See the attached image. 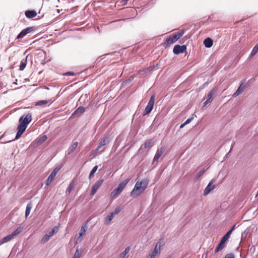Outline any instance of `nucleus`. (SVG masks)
<instances>
[{
    "label": "nucleus",
    "mask_w": 258,
    "mask_h": 258,
    "mask_svg": "<svg viewBox=\"0 0 258 258\" xmlns=\"http://www.w3.org/2000/svg\"><path fill=\"white\" fill-rule=\"evenodd\" d=\"M32 120V115L30 113L27 114L25 116L24 115L21 116L19 118V124L17 127V133L16 134L15 140L18 139L23 133L26 130L27 125Z\"/></svg>",
    "instance_id": "1"
},
{
    "label": "nucleus",
    "mask_w": 258,
    "mask_h": 258,
    "mask_svg": "<svg viewBox=\"0 0 258 258\" xmlns=\"http://www.w3.org/2000/svg\"><path fill=\"white\" fill-rule=\"evenodd\" d=\"M149 184V180L144 178L138 180L134 186V189L131 192V196L135 198L142 194L147 188Z\"/></svg>",
    "instance_id": "2"
},
{
    "label": "nucleus",
    "mask_w": 258,
    "mask_h": 258,
    "mask_svg": "<svg viewBox=\"0 0 258 258\" xmlns=\"http://www.w3.org/2000/svg\"><path fill=\"white\" fill-rule=\"evenodd\" d=\"M111 139L109 136L104 137L100 140L97 148L91 151V155L96 156L103 153L105 149V145H107L111 141Z\"/></svg>",
    "instance_id": "3"
},
{
    "label": "nucleus",
    "mask_w": 258,
    "mask_h": 258,
    "mask_svg": "<svg viewBox=\"0 0 258 258\" xmlns=\"http://www.w3.org/2000/svg\"><path fill=\"white\" fill-rule=\"evenodd\" d=\"M130 179H126L121 182H120L117 188H115L111 193L110 197L111 199H114L119 194L123 188L129 182Z\"/></svg>",
    "instance_id": "4"
},
{
    "label": "nucleus",
    "mask_w": 258,
    "mask_h": 258,
    "mask_svg": "<svg viewBox=\"0 0 258 258\" xmlns=\"http://www.w3.org/2000/svg\"><path fill=\"white\" fill-rule=\"evenodd\" d=\"M184 30L182 29L180 31L173 34L170 35L166 40L167 45H170L179 39L184 34Z\"/></svg>",
    "instance_id": "5"
},
{
    "label": "nucleus",
    "mask_w": 258,
    "mask_h": 258,
    "mask_svg": "<svg viewBox=\"0 0 258 258\" xmlns=\"http://www.w3.org/2000/svg\"><path fill=\"white\" fill-rule=\"evenodd\" d=\"M163 240L160 239L155 244L153 251L148 256L147 258H154L157 255L160 253L161 248L164 245Z\"/></svg>",
    "instance_id": "6"
},
{
    "label": "nucleus",
    "mask_w": 258,
    "mask_h": 258,
    "mask_svg": "<svg viewBox=\"0 0 258 258\" xmlns=\"http://www.w3.org/2000/svg\"><path fill=\"white\" fill-rule=\"evenodd\" d=\"M155 96L154 95L151 96L150 100L148 103L147 106L145 108L144 112L143 113L144 116L149 114L152 110L155 102Z\"/></svg>",
    "instance_id": "7"
},
{
    "label": "nucleus",
    "mask_w": 258,
    "mask_h": 258,
    "mask_svg": "<svg viewBox=\"0 0 258 258\" xmlns=\"http://www.w3.org/2000/svg\"><path fill=\"white\" fill-rule=\"evenodd\" d=\"M230 236L226 233L224 236L222 238L221 240H220L219 243L218 244L217 247H216L215 249V252H217L220 250L222 249L223 247V244L228 239Z\"/></svg>",
    "instance_id": "8"
},
{
    "label": "nucleus",
    "mask_w": 258,
    "mask_h": 258,
    "mask_svg": "<svg viewBox=\"0 0 258 258\" xmlns=\"http://www.w3.org/2000/svg\"><path fill=\"white\" fill-rule=\"evenodd\" d=\"M215 180L213 179H212L208 185L206 186L204 191V195L207 196L208 195L212 190H213L215 188V185L214 184L215 183Z\"/></svg>",
    "instance_id": "9"
},
{
    "label": "nucleus",
    "mask_w": 258,
    "mask_h": 258,
    "mask_svg": "<svg viewBox=\"0 0 258 258\" xmlns=\"http://www.w3.org/2000/svg\"><path fill=\"white\" fill-rule=\"evenodd\" d=\"M165 151V149L163 147H160L158 148L156 153L155 155V156L153 159L152 164H154L155 162H158L159 159L160 157L163 154Z\"/></svg>",
    "instance_id": "10"
},
{
    "label": "nucleus",
    "mask_w": 258,
    "mask_h": 258,
    "mask_svg": "<svg viewBox=\"0 0 258 258\" xmlns=\"http://www.w3.org/2000/svg\"><path fill=\"white\" fill-rule=\"evenodd\" d=\"M186 50V46L184 45H176L174 46L173 52L175 54H178L179 53L184 52Z\"/></svg>",
    "instance_id": "11"
},
{
    "label": "nucleus",
    "mask_w": 258,
    "mask_h": 258,
    "mask_svg": "<svg viewBox=\"0 0 258 258\" xmlns=\"http://www.w3.org/2000/svg\"><path fill=\"white\" fill-rule=\"evenodd\" d=\"M154 145L153 141L151 139L147 140L144 145H143L140 148L139 151H142L144 149H147L148 151Z\"/></svg>",
    "instance_id": "12"
},
{
    "label": "nucleus",
    "mask_w": 258,
    "mask_h": 258,
    "mask_svg": "<svg viewBox=\"0 0 258 258\" xmlns=\"http://www.w3.org/2000/svg\"><path fill=\"white\" fill-rule=\"evenodd\" d=\"M58 170H59V169H58L57 168H55L53 169V170L51 172V173L49 175V176L48 177V178L46 181V185H48L51 182V181L53 180L54 178L55 177Z\"/></svg>",
    "instance_id": "13"
},
{
    "label": "nucleus",
    "mask_w": 258,
    "mask_h": 258,
    "mask_svg": "<svg viewBox=\"0 0 258 258\" xmlns=\"http://www.w3.org/2000/svg\"><path fill=\"white\" fill-rule=\"evenodd\" d=\"M47 139V137L46 135H43L42 137L36 139L35 141H33L32 144L34 147H37L38 146L40 145L43 143H44L46 139Z\"/></svg>",
    "instance_id": "14"
},
{
    "label": "nucleus",
    "mask_w": 258,
    "mask_h": 258,
    "mask_svg": "<svg viewBox=\"0 0 258 258\" xmlns=\"http://www.w3.org/2000/svg\"><path fill=\"white\" fill-rule=\"evenodd\" d=\"M104 180L101 179H99L93 186L91 191L90 195L91 196L94 195L99 187L101 186V185L103 183Z\"/></svg>",
    "instance_id": "15"
},
{
    "label": "nucleus",
    "mask_w": 258,
    "mask_h": 258,
    "mask_svg": "<svg viewBox=\"0 0 258 258\" xmlns=\"http://www.w3.org/2000/svg\"><path fill=\"white\" fill-rule=\"evenodd\" d=\"M85 111V108L83 106H80L78 107L73 113L72 116H80L82 115Z\"/></svg>",
    "instance_id": "16"
},
{
    "label": "nucleus",
    "mask_w": 258,
    "mask_h": 258,
    "mask_svg": "<svg viewBox=\"0 0 258 258\" xmlns=\"http://www.w3.org/2000/svg\"><path fill=\"white\" fill-rule=\"evenodd\" d=\"M25 14L26 17L29 19L34 18L37 15L36 12L34 10L26 11Z\"/></svg>",
    "instance_id": "17"
},
{
    "label": "nucleus",
    "mask_w": 258,
    "mask_h": 258,
    "mask_svg": "<svg viewBox=\"0 0 258 258\" xmlns=\"http://www.w3.org/2000/svg\"><path fill=\"white\" fill-rule=\"evenodd\" d=\"M217 91V88H213L210 92L209 93L206 100L207 102H210L212 100V98Z\"/></svg>",
    "instance_id": "18"
},
{
    "label": "nucleus",
    "mask_w": 258,
    "mask_h": 258,
    "mask_svg": "<svg viewBox=\"0 0 258 258\" xmlns=\"http://www.w3.org/2000/svg\"><path fill=\"white\" fill-rule=\"evenodd\" d=\"M78 145V143L77 142H74L73 144H72L68 148L67 153L68 155H70L72 154L77 148V146Z\"/></svg>",
    "instance_id": "19"
},
{
    "label": "nucleus",
    "mask_w": 258,
    "mask_h": 258,
    "mask_svg": "<svg viewBox=\"0 0 258 258\" xmlns=\"http://www.w3.org/2000/svg\"><path fill=\"white\" fill-rule=\"evenodd\" d=\"M13 237L12 234L5 236L0 240V245L10 241Z\"/></svg>",
    "instance_id": "20"
},
{
    "label": "nucleus",
    "mask_w": 258,
    "mask_h": 258,
    "mask_svg": "<svg viewBox=\"0 0 258 258\" xmlns=\"http://www.w3.org/2000/svg\"><path fill=\"white\" fill-rule=\"evenodd\" d=\"M213 44V40L210 38H206L204 41V44L205 47L207 48H210L212 47Z\"/></svg>",
    "instance_id": "21"
},
{
    "label": "nucleus",
    "mask_w": 258,
    "mask_h": 258,
    "mask_svg": "<svg viewBox=\"0 0 258 258\" xmlns=\"http://www.w3.org/2000/svg\"><path fill=\"white\" fill-rule=\"evenodd\" d=\"M131 248L130 246L126 247L125 249L120 253L118 256V258H125L126 255L130 251Z\"/></svg>",
    "instance_id": "22"
},
{
    "label": "nucleus",
    "mask_w": 258,
    "mask_h": 258,
    "mask_svg": "<svg viewBox=\"0 0 258 258\" xmlns=\"http://www.w3.org/2000/svg\"><path fill=\"white\" fill-rule=\"evenodd\" d=\"M114 217V216L113 215V214L110 213L105 218L104 224H109L110 223V222L111 221V220L113 219Z\"/></svg>",
    "instance_id": "23"
},
{
    "label": "nucleus",
    "mask_w": 258,
    "mask_h": 258,
    "mask_svg": "<svg viewBox=\"0 0 258 258\" xmlns=\"http://www.w3.org/2000/svg\"><path fill=\"white\" fill-rule=\"evenodd\" d=\"M32 208V204L31 202H30L27 205V206H26V211H25L26 218H27L28 217V216L29 215Z\"/></svg>",
    "instance_id": "24"
},
{
    "label": "nucleus",
    "mask_w": 258,
    "mask_h": 258,
    "mask_svg": "<svg viewBox=\"0 0 258 258\" xmlns=\"http://www.w3.org/2000/svg\"><path fill=\"white\" fill-rule=\"evenodd\" d=\"M27 63V58L23 59L21 61L19 70L20 71L24 70L26 66Z\"/></svg>",
    "instance_id": "25"
},
{
    "label": "nucleus",
    "mask_w": 258,
    "mask_h": 258,
    "mask_svg": "<svg viewBox=\"0 0 258 258\" xmlns=\"http://www.w3.org/2000/svg\"><path fill=\"white\" fill-rule=\"evenodd\" d=\"M49 101L47 100H40L35 103L36 106H44L48 103Z\"/></svg>",
    "instance_id": "26"
},
{
    "label": "nucleus",
    "mask_w": 258,
    "mask_h": 258,
    "mask_svg": "<svg viewBox=\"0 0 258 258\" xmlns=\"http://www.w3.org/2000/svg\"><path fill=\"white\" fill-rule=\"evenodd\" d=\"M154 67H149L144 70H142L140 72V75H144V73H147L153 71Z\"/></svg>",
    "instance_id": "27"
},
{
    "label": "nucleus",
    "mask_w": 258,
    "mask_h": 258,
    "mask_svg": "<svg viewBox=\"0 0 258 258\" xmlns=\"http://www.w3.org/2000/svg\"><path fill=\"white\" fill-rule=\"evenodd\" d=\"M87 227L86 224L82 226V227L80 229V231L79 232L80 236H82L83 235L85 234V232L87 230Z\"/></svg>",
    "instance_id": "28"
},
{
    "label": "nucleus",
    "mask_w": 258,
    "mask_h": 258,
    "mask_svg": "<svg viewBox=\"0 0 258 258\" xmlns=\"http://www.w3.org/2000/svg\"><path fill=\"white\" fill-rule=\"evenodd\" d=\"M27 33L25 31V30L24 29L17 36L16 39H19L23 38L24 36H25L27 35Z\"/></svg>",
    "instance_id": "29"
},
{
    "label": "nucleus",
    "mask_w": 258,
    "mask_h": 258,
    "mask_svg": "<svg viewBox=\"0 0 258 258\" xmlns=\"http://www.w3.org/2000/svg\"><path fill=\"white\" fill-rule=\"evenodd\" d=\"M23 228L21 227H19L17 228L12 233V235L14 237V236H16L19 233H20L22 231Z\"/></svg>",
    "instance_id": "30"
},
{
    "label": "nucleus",
    "mask_w": 258,
    "mask_h": 258,
    "mask_svg": "<svg viewBox=\"0 0 258 258\" xmlns=\"http://www.w3.org/2000/svg\"><path fill=\"white\" fill-rule=\"evenodd\" d=\"M58 231V227L54 226L50 231L49 232V235L52 236L54 233H56Z\"/></svg>",
    "instance_id": "31"
},
{
    "label": "nucleus",
    "mask_w": 258,
    "mask_h": 258,
    "mask_svg": "<svg viewBox=\"0 0 258 258\" xmlns=\"http://www.w3.org/2000/svg\"><path fill=\"white\" fill-rule=\"evenodd\" d=\"M50 237H51L50 236H49V234H46L45 235L43 238H42L41 241V243H45L46 242H47L49 240V238Z\"/></svg>",
    "instance_id": "32"
},
{
    "label": "nucleus",
    "mask_w": 258,
    "mask_h": 258,
    "mask_svg": "<svg viewBox=\"0 0 258 258\" xmlns=\"http://www.w3.org/2000/svg\"><path fill=\"white\" fill-rule=\"evenodd\" d=\"M258 52V43L253 48L250 56H253L255 55Z\"/></svg>",
    "instance_id": "33"
},
{
    "label": "nucleus",
    "mask_w": 258,
    "mask_h": 258,
    "mask_svg": "<svg viewBox=\"0 0 258 258\" xmlns=\"http://www.w3.org/2000/svg\"><path fill=\"white\" fill-rule=\"evenodd\" d=\"M26 32L27 34L33 32L36 30V28L35 27H27L24 29Z\"/></svg>",
    "instance_id": "34"
},
{
    "label": "nucleus",
    "mask_w": 258,
    "mask_h": 258,
    "mask_svg": "<svg viewBox=\"0 0 258 258\" xmlns=\"http://www.w3.org/2000/svg\"><path fill=\"white\" fill-rule=\"evenodd\" d=\"M98 169V166L96 165L91 170L90 174H89V178L90 179L91 176L95 173V172L96 171V170H97Z\"/></svg>",
    "instance_id": "35"
},
{
    "label": "nucleus",
    "mask_w": 258,
    "mask_h": 258,
    "mask_svg": "<svg viewBox=\"0 0 258 258\" xmlns=\"http://www.w3.org/2000/svg\"><path fill=\"white\" fill-rule=\"evenodd\" d=\"M81 254V251H79L78 248H77L76 251L73 256V258H80Z\"/></svg>",
    "instance_id": "36"
},
{
    "label": "nucleus",
    "mask_w": 258,
    "mask_h": 258,
    "mask_svg": "<svg viewBox=\"0 0 258 258\" xmlns=\"http://www.w3.org/2000/svg\"><path fill=\"white\" fill-rule=\"evenodd\" d=\"M74 188V183H71L67 189V192H68V194L71 193Z\"/></svg>",
    "instance_id": "37"
},
{
    "label": "nucleus",
    "mask_w": 258,
    "mask_h": 258,
    "mask_svg": "<svg viewBox=\"0 0 258 258\" xmlns=\"http://www.w3.org/2000/svg\"><path fill=\"white\" fill-rule=\"evenodd\" d=\"M121 209L119 207H117L115 209L113 212H111L112 214L115 216V215L118 214L120 211Z\"/></svg>",
    "instance_id": "38"
},
{
    "label": "nucleus",
    "mask_w": 258,
    "mask_h": 258,
    "mask_svg": "<svg viewBox=\"0 0 258 258\" xmlns=\"http://www.w3.org/2000/svg\"><path fill=\"white\" fill-rule=\"evenodd\" d=\"M244 87L245 86L243 85V84H241L236 91L241 93L244 91Z\"/></svg>",
    "instance_id": "39"
},
{
    "label": "nucleus",
    "mask_w": 258,
    "mask_h": 258,
    "mask_svg": "<svg viewBox=\"0 0 258 258\" xmlns=\"http://www.w3.org/2000/svg\"><path fill=\"white\" fill-rule=\"evenodd\" d=\"M224 258H235V255L233 253H229L226 254Z\"/></svg>",
    "instance_id": "40"
},
{
    "label": "nucleus",
    "mask_w": 258,
    "mask_h": 258,
    "mask_svg": "<svg viewBox=\"0 0 258 258\" xmlns=\"http://www.w3.org/2000/svg\"><path fill=\"white\" fill-rule=\"evenodd\" d=\"M206 171V170L203 169L201 170L199 173L197 175V178H199L200 176H201Z\"/></svg>",
    "instance_id": "41"
},
{
    "label": "nucleus",
    "mask_w": 258,
    "mask_h": 258,
    "mask_svg": "<svg viewBox=\"0 0 258 258\" xmlns=\"http://www.w3.org/2000/svg\"><path fill=\"white\" fill-rule=\"evenodd\" d=\"M235 226H233L226 233L227 234H228L229 236L230 235L231 232L234 229Z\"/></svg>",
    "instance_id": "42"
},
{
    "label": "nucleus",
    "mask_w": 258,
    "mask_h": 258,
    "mask_svg": "<svg viewBox=\"0 0 258 258\" xmlns=\"http://www.w3.org/2000/svg\"><path fill=\"white\" fill-rule=\"evenodd\" d=\"M75 75L74 73L72 72H68L66 73L64 75L65 76H74Z\"/></svg>",
    "instance_id": "43"
},
{
    "label": "nucleus",
    "mask_w": 258,
    "mask_h": 258,
    "mask_svg": "<svg viewBox=\"0 0 258 258\" xmlns=\"http://www.w3.org/2000/svg\"><path fill=\"white\" fill-rule=\"evenodd\" d=\"M193 119V118L192 117H191V118H189L188 119H187L185 122L184 123H185V124H187L189 123H190L191 122V121Z\"/></svg>",
    "instance_id": "44"
},
{
    "label": "nucleus",
    "mask_w": 258,
    "mask_h": 258,
    "mask_svg": "<svg viewBox=\"0 0 258 258\" xmlns=\"http://www.w3.org/2000/svg\"><path fill=\"white\" fill-rule=\"evenodd\" d=\"M240 94H241L240 93L238 92L237 91H236L234 94H233V96L234 97H237V96H238Z\"/></svg>",
    "instance_id": "45"
},
{
    "label": "nucleus",
    "mask_w": 258,
    "mask_h": 258,
    "mask_svg": "<svg viewBox=\"0 0 258 258\" xmlns=\"http://www.w3.org/2000/svg\"><path fill=\"white\" fill-rule=\"evenodd\" d=\"M209 103V102H207V100H206V101L204 102L203 106V107L206 106V105H207V104H208Z\"/></svg>",
    "instance_id": "46"
},
{
    "label": "nucleus",
    "mask_w": 258,
    "mask_h": 258,
    "mask_svg": "<svg viewBox=\"0 0 258 258\" xmlns=\"http://www.w3.org/2000/svg\"><path fill=\"white\" fill-rule=\"evenodd\" d=\"M185 125L186 124L184 122L183 123L181 124L180 126V128H183Z\"/></svg>",
    "instance_id": "47"
},
{
    "label": "nucleus",
    "mask_w": 258,
    "mask_h": 258,
    "mask_svg": "<svg viewBox=\"0 0 258 258\" xmlns=\"http://www.w3.org/2000/svg\"><path fill=\"white\" fill-rule=\"evenodd\" d=\"M131 82V80H126V81H125L123 83H124V84H127V83H129V82Z\"/></svg>",
    "instance_id": "48"
},
{
    "label": "nucleus",
    "mask_w": 258,
    "mask_h": 258,
    "mask_svg": "<svg viewBox=\"0 0 258 258\" xmlns=\"http://www.w3.org/2000/svg\"><path fill=\"white\" fill-rule=\"evenodd\" d=\"M233 146H234V145H232V146H231V147L230 150V151H229V152H230V151H231V150H232V149L233 148Z\"/></svg>",
    "instance_id": "49"
},
{
    "label": "nucleus",
    "mask_w": 258,
    "mask_h": 258,
    "mask_svg": "<svg viewBox=\"0 0 258 258\" xmlns=\"http://www.w3.org/2000/svg\"><path fill=\"white\" fill-rule=\"evenodd\" d=\"M128 0H122V2H125V3H127V2L128 1Z\"/></svg>",
    "instance_id": "50"
},
{
    "label": "nucleus",
    "mask_w": 258,
    "mask_h": 258,
    "mask_svg": "<svg viewBox=\"0 0 258 258\" xmlns=\"http://www.w3.org/2000/svg\"><path fill=\"white\" fill-rule=\"evenodd\" d=\"M11 142V141H8V142H5L4 143H9V142ZM2 143H3L2 142Z\"/></svg>",
    "instance_id": "51"
}]
</instances>
